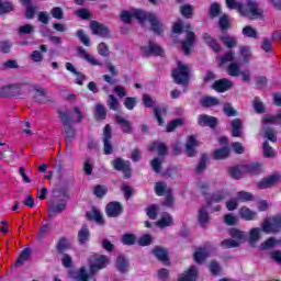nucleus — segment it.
Segmentation results:
<instances>
[{
  "label": "nucleus",
  "instance_id": "nucleus-1",
  "mask_svg": "<svg viewBox=\"0 0 281 281\" xmlns=\"http://www.w3.org/2000/svg\"><path fill=\"white\" fill-rule=\"evenodd\" d=\"M120 16L123 23H131L133 19H136L140 25H145L146 21H148V23L151 25L153 32L158 35L166 30V26L161 23V21H159L155 13H146L139 9H134L131 11L121 12Z\"/></svg>",
  "mask_w": 281,
  "mask_h": 281
},
{
  "label": "nucleus",
  "instance_id": "nucleus-2",
  "mask_svg": "<svg viewBox=\"0 0 281 281\" xmlns=\"http://www.w3.org/2000/svg\"><path fill=\"white\" fill-rule=\"evenodd\" d=\"M109 257L104 255H94L90 259V270L87 271V268L82 267L76 271V273L71 272L70 276L74 280L78 281H89L92 276H95L100 270L105 269L109 265Z\"/></svg>",
  "mask_w": 281,
  "mask_h": 281
},
{
  "label": "nucleus",
  "instance_id": "nucleus-3",
  "mask_svg": "<svg viewBox=\"0 0 281 281\" xmlns=\"http://www.w3.org/2000/svg\"><path fill=\"white\" fill-rule=\"evenodd\" d=\"M226 7L229 10H237L241 14V16H245V19H261L262 16V9L258 7V3L252 0H246V4H243L236 0H225Z\"/></svg>",
  "mask_w": 281,
  "mask_h": 281
},
{
  "label": "nucleus",
  "instance_id": "nucleus-4",
  "mask_svg": "<svg viewBox=\"0 0 281 281\" xmlns=\"http://www.w3.org/2000/svg\"><path fill=\"white\" fill-rule=\"evenodd\" d=\"M172 32L175 34L184 32L186 38L182 41V50L186 55L190 54L193 49L194 42L196 41V34L192 32V26L190 24L183 25V22L179 20L173 24Z\"/></svg>",
  "mask_w": 281,
  "mask_h": 281
},
{
  "label": "nucleus",
  "instance_id": "nucleus-5",
  "mask_svg": "<svg viewBox=\"0 0 281 281\" xmlns=\"http://www.w3.org/2000/svg\"><path fill=\"white\" fill-rule=\"evenodd\" d=\"M192 75V65L178 61L177 68L172 70V78L176 85H188Z\"/></svg>",
  "mask_w": 281,
  "mask_h": 281
},
{
  "label": "nucleus",
  "instance_id": "nucleus-6",
  "mask_svg": "<svg viewBox=\"0 0 281 281\" xmlns=\"http://www.w3.org/2000/svg\"><path fill=\"white\" fill-rule=\"evenodd\" d=\"M231 239H225L221 243L224 249H232L234 247H240L245 240H247V234L238 228H232L229 231Z\"/></svg>",
  "mask_w": 281,
  "mask_h": 281
},
{
  "label": "nucleus",
  "instance_id": "nucleus-7",
  "mask_svg": "<svg viewBox=\"0 0 281 281\" xmlns=\"http://www.w3.org/2000/svg\"><path fill=\"white\" fill-rule=\"evenodd\" d=\"M263 234H280L281 232V213L271 215L261 222Z\"/></svg>",
  "mask_w": 281,
  "mask_h": 281
},
{
  "label": "nucleus",
  "instance_id": "nucleus-8",
  "mask_svg": "<svg viewBox=\"0 0 281 281\" xmlns=\"http://www.w3.org/2000/svg\"><path fill=\"white\" fill-rule=\"evenodd\" d=\"M23 93V85L11 83L0 87V97L4 98L7 95H21Z\"/></svg>",
  "mask_w": 281,
  "mask_h": 281
},
{
  "label": "nucleus",
  "instance_id": "nucleus-9",
  "mask_svg": "<svg viewBox=\"0 0 281 281\" xmlns=\"http://www.w3.org/2000/svg\"><path fill=\"white\" fill-rule=\"evenodd\" d=\"M112 166L114 170H121L124 172L126 179L131 177V162L128 160H124L122 158H116L113 160Z\"/></svg>",
  "mask_w": 281,
  "mask_h": 281
},
{
  "label": "nucleus",
  "instance_id": "nucleus-10",
  "mask_svg": "<svg viewBox=\"0 0 281 281\" xmlns=\"http://www.w3.org/2000/svg\"><path fill=\"white\" fill-rule=\"evenodd\" d=\"M220 144L224 147L217 148L213 153L214 159H227L229 157V147H227V137L220 138Z\"/></svg>",
  "mask_w": 281,
  "mask_h": 281
},
{
  "label": "nucleus",
  "instance_id": "nucleus-11",
  "mask_svg": "<svg viewBox=\"0 0 281 281\" xmlns=\"http://www.w3.org/2000/svg\"><path fill=\"white\" fill-rule=\"evenodd\" d=\"M280 181H281L280 175L274 173L259 181L258 188L259 190H267L269 188H273V186H276V183H280Z\"/></svg>",
  "mask_w": 281,
  "mask_h": 281
},
{
  "label": "nucleus",
  "instance_id": "nucleus-12",
  "mask_svg": "<svg viewBox=\"0 0 281 281\" xmlns=\"http://www.w3.org/2000/svg\"><path fill=\"white\" fill-rule=\"evenodd\" d=\"M238 216L241 221L246 222L258 221V211H254L248 206H241L238 210Z\"/></svg>",
  "mask_w": 281,
  "mask_h": 281
},
{
  "label": "nucleus",
  "instance_id": "nucleus-13",
  "mask_svg": "<svg viewBox=\"0 0 281 281\" xmlns=\"http://www.w3.org/2000/svg\"><path fill=\"white\" fill-rule=\"evenodd\" d=\"M198 124L199 126H209L210 128H216V124H218V120L207 114H200L198 116Z\"/></svg>",
  "mask_w": 281,
  "mask_h": 281
},
{
  "label": "nucleus",
  "instance_id": "nucleus-14",
  "mask_svg": "<svg viewBox=\"0 0 281 281\" xmlns=\"http://www.w3.org/2000/svg\"><path fill=\"white\" fill-rule=\"evenodd\" d=\"M232 87H234V83L229 79H220L212 85V89H214V91H217L218 93L229 91Z\"/></svg>",
  "mask_w": 281,
  "mask_h": 281
},
{
  "label": "nucleus",
  "instance_id": "nucleus-15",
  "mask_svg": "<svg viewBox=\"0 0 281 281\" xmlns=\"http://www.w3.org/2000/svg\"><path fill=\"white\" fill-rule=\"evenodd\" d=\"M103 144H104V154L111 155V153H113V146L111 145V125H105L104 127Z\"/></svg>",
  "mask_w": 281,
  "mask_h": 281
},
{
  "label": "nucleus",
  "instance_id": "nucleus-16",
  "mask_svg": "<svg viewBox=\"0 0 281 281\" xmlns=\"http://www.w3.org/2000/svg\"><path fill=\"white\" fill-rule=\"evenodd\" d=\"M142 52L143 54H146V56L150 54H155V56H164V48L155 44V42H149L147 47L143 46Z\"/></svg>",
  "mask_w": 281,
  "mask_h": 281
},
{
  "label": "nucleus",
  "instance_id": "nucleus-17",
  "mask_svg": "<svg viewBox=\"0 0 281 281\" xmlns=\"http://www.w3.org/2000/svg\"><path fill=\"white\" fill-rule=\"evenodd\" d=\"M60 120L64 124L66 138L74 139L76 132L74 131V127H71V119L67 117V114H60Z\"/></svg>",
  "mask_w": 281,
  "mask_h": 281
},
{
  "label": "nucleus",
  "instance_id": "nucleus-18",
  "mask_svg": "<svg viewBox=\"0 0 281 281\" xmlns=\"http://www.w3.org/2000/svg\"><path fill=\"white\" fill-rule=\"evenodd\" d=\"M90 27L93 34H97L98 36H102L103 38H106V36L111 34L106 26L95 21L90 23Z\"/></svg>",
  "mask_w": 281,
  "mask_h": 281
},
{
  "label": "nucleus",
  "instance_id": "nucleus-19",
  "mask_svg": "<svg viewBox=\"0 0 281 281\" xmlns=\"http://www.w3.org/2000/svg\"><path fill=\"white\" fill-rule=\"evenodd\" d=\"M196 278H199V269L191 266L187 271L180 274L179 281H196Z\"/></svg>",
  "mask_w": 281,
  "mask_h": 281
},
{
  "label": "nucleus",
  "instance_id": "nucleus-20",
  "mask_svg": "<svg viewBox=\"0 0 281 281\" xmlns=\"http://www.w3.org/2000/svg\"><path fill=\"white\" fill-rule=\"evenodd\" d=\"M120 214H122V204L120 202H111L106 205V215L110 218H116Z\"/></svg>",
  "mask_w": 281,
  "mask_h": 281
},
{
  "label": "nucleus",
  "instance_id": "nucleus-21",
  "mask_svg": "<svg viewBox=\"0 0 281 281\" xmlns=\"http://www.w3.org/2000/svg\"><path fill=\"white\" fill-rule=\"evenodd\" d=\"M196 146H199V142H196V137L189 136L186 143V150L188 157H194L196 155Z\"/></svg>",
  "mask_w": 281,
  "mask_h": 281
},
{
  "label": "nucleus",
  "instance_id": "nucleus-22",
  "mask_svg": "<svg viewBox=\"0 0 281 281\" xmlns=\"http://www.w3.org/2000/svg\"><path fill=\"white\" fill-rule=\"evenodd\" d=\"M233 137H240L243 135V121L234 119L231 121Z\"/></svg>",
  "mask_w": 281,
  "mask_h": 281
},
{
  "label": "nucleus",
  "instance_id": "nucleus-23",
  "mask_svg": "<svg viewBox=\"0 0 281 281\" xmlns=\"http://www.w3.org/2000/svg\"><path fill=\"white\" fill-rule=\"evenodd\" d=\"M262 227H254L249 231V243L250 245H256L260 238H262Z\"/></svg>",
  "mask_w": 281,
  "mask_h": 281
},
{
  "label": "nucleus",
  "instance_id": "nucleus-24",
  "mask_svg": "<svg viewBox=\"0 0 281 281\" xmlns=\"http://www.w3.org/2000/svg\"><path fill=\"white\" fill-rule=\"evenodd\" d=\"M201 106H204V109H210L212 106H218L221 104V101L216 97H203L200 100Z\"/></svg>",
  "mask_w": 281,
  "mask_h": 281
},
{
  "label": "nucleus",
  "instance_id": "nucleus-25",
  "mask_svg": "<svg viewBox=\"0 0 281 281\" xmlns=\"http://www.w3.org/2000/svg\"><path fill=\"white\" fill-rule=\"evenodd\" d=\"M263 126H271L273 124H279L281 126V111L276 115H266L262 119Z\"/></svg>",
  "mask_w": 281,
  "mask_h": 281
},
{
  "label": "nucleus",
  "instance_id": "nucleus-26",
  "mask_svg": "<svg viewBox=\"0 0 281 281\" xmlns=\"http://www.w3.org/2000/svg\"><path fill=\"white\" fill-rule=\"evenodd\" d=\"M207 256H210V248L207 247L196 248L193 254V258L195 262H203V260H205Z\"/></svg>",
  "mask_w": 281,
  "mask_h": 281
},
{
  "label": "nucleus",
  "instance_id": "nucleus-27",
  "mask_svg": "<svg viewBox=\"0 0 281 281\" xmlns=\"http://www.w3.org/2000/svg\"><path fill=\"white\" fill-rule=\"evenodd\" d=\"M78 54L80 58H83V60H87V63H89L90 65L100 66V60L91 56L85 48H79Z\"/></svg>",
  "mask_w": 281,
  "mask_h": 281
},
{
  "label": "nucleus",
  "instance_id": "nucleus-28",
  "mask_svg": "<svg viewBox=\"0 0 281 281\" xmlns=\"http://www.w3.org/2000/svg\"><path fill=\"white\" fill-rule=\"evenodd\" d=\"M225 199H227V192L220 191L218 193L212 195V198L207 201L206 207H212L214 203H220V201H225Z\"/></svg>",
  "mask_w": 281,
  "mask_h": 281
},
{
  "label": "nucleus",
  "instance_id": "nucleus-29",
  "mask_svg": "<svg viewBox=\"0 0 281 281\" xmlns=\"http://www.w3.org/2000/svg\"><path fill=\"white\" fill-rule=\"evenodd\" d=\"M240 63H249L251 59V47L241 45L239 46Z\"/></svg>",
  "mask_w": 281,
  "mask_h": 281
},
{
  "label": "nucleus",
  "instance_id": "nucleus-30",
  "mask_svg": "<svg viewBox=\"0 0 281 281\" xmlns=\"http://www.w3.org/2000/svg\"><path fill=\"white\" fill-rule=\"evenodd\" d=\"M157 227H170L172 225V215L168 213H164L160 220L156 223Z\"/></svg>",
  "mask_w": 281,
  "mask_h": 281
},
{
  "label": "nucleus",
  "instance_id": "nucleus-31",
  "mask_svg": "<svg viewBox=\"0 0 281 281\" xmlns=\"http://www.w3.org/2000/svg\"><path fill=\"white\" fill-rule=\"evenodd\" d=\"M88 221H95L99 225H102L104 223V220H102V213L95 209L87 213Z\"/></svg>",
  "mask_w": 281,
  "mask_h": 281
},
{
  "label": "nucleus",
  "instance_id": "nucleus-32",
  "mask_svg": "<svg viewBox=\"0 0 281 281\" xmlns=\"http://www.w3.org/2000/svg\"><path fill=\"white\" fill-rule=\"evenodd\" d=\"M66 207H67V200H61L60 203L58 204L53 202L50 203L49 213L60 214V212H64Z\"/></svg>",
  "mask_w": 281,
  "mask_h": 281
},
{
  "label": "nucleus",
  "instance_id": "nucleus-33",
  "mask_svg": "<svg viewBox=\"0 0 281 281\" xmlns=\"http://www.w3.org/2000/svg\"><path fill=\"white\" fill-rule=\"evenodd\" d=\"M221 41L229 49H232V48L236 47V45H238V40L234 36L224 35V36H221Z\"/></svg>",
  "mask_w": 281,
  "mask_h": 281
},
{
  "label": "nucleus",
  "instance_id": "nucleus-34",
  "mask_svg": "<svg viewBox=\"0 0 281 281\" xmlns=\"http://www.w3.org/2000/svg\"><path fill=\"white\" fill-rule=\"evenodd\" d=\"M116 269L121 273H126L128 271V261L123 256L117 257L116 259Z\"/></svg>",
  "mask_w": 281,
  "mask_h": 281
},
{
  "label": "nucleus",
  "instance_id": "nucleus-35",
  "mask_svg": "<svg viewBox=\"0 0 281 281\" xmlns=\"http://www.w3.org/2000/svg\"><path fill=\"white\" fill-rule=\"evenodd\" d=\"M115 121L121 125L123 133H131V122L122 117V115H115Z\"/></svg>",
  "mask_w": 281,
  "mask_h": 281
},
{
  "label": "nucleus",
  "instance_id": "nucleus-36",
  "mask_svg": "<svg viewBox=\"0 0 281 281\" xmlns=\"http://www.w3.org/2000/svg\"><path fill=\"white\" fill-rule=\"evenodd\" d=\"M155 191L158 196H164L168 194V192H172L170 189H168L166 182H157L155 186Z\"/></svg>",
  "mask_w": 281,
  "mask_h": 281
},
{
  "label": "nucleus",
  "instance_id": "nucleus-37",
  "mask_svg": "<svg viewBox=\"0 0 281 281\" xmlns=\"http://www.w3.org/2000/svg\"><path fill=\"white\" fill-rule=\"evenodd\" d=\"M228 76H233L234 78L240 76V64L231 63V65L226 68Z\"/></svg>",
  "mask_w": 281,
  "mask_h": 281
},
{
  "label": "nucleus",
  "instance_id": "nucleus-38",
  "mask_svg": "<svg viewBox=\"0 0 281 281\" xmlns=\"http://www.w3.org/2000/svg\"><path fill=\"white\" fill-rule=\"evenodd\" d=\"M203 41L207 43L213 52H221V46L218 45V43H216V41L212 38V36H210V34L205 33L203 35Z\"/></svg>",
  "mask_w": 281,
  "mask_h": 281
},
{
  "label": "nucleus",
  "instance_id": "nucleus-39",
  "mask_svg": "<svg viewBox=\"0 0 281 281\" xmlns=\"http://www.w3.org/2000/svg\"><path fill=\"white\" fill-rule=\"evenodd\" d=\"M61 115H67V117L70 120V122L72 120H75V122H81V120H82V112L78 108H75L70 114L61 113Z\"/></svg>",
  "mask_w": 281,
  "mask_h": 281
},
{
  "label": "nucleus",
  "instance_id": "nucleus-40",
  "mask_svg": "<svg viewBox=\"0 0 281 281\" xmlns=\"http://www.w3.org/2000/svg\"><path fill=\"white\" fill-rule=\"evenodd\" d=\"M243 35L247 38H258V31L251 25H247L241 31Z\"/></svg>",
  "mask_w": 281,
  "mask_h": 281
},
{
  "label": "nucleus",
  "instance_id": "nucleus-41",
  "mask_svg": "<svg viewBox=\"0 0 281 281\" xmlns=\"http://www.w3.org/2000/svg\"><path fill=\"white\" fill-rule=\"evenodd\" d=\"M239 221H240V218L237 215H235L234 213H228V214L224 215V223L226 225H229V226L238 225Z\"/></svg>",
  "mask_w": 281,
  "mask_h": 281
},
{
  "label": "nucleus",
  "instance_id": "nucleus-42",
  "mask_svg": "<svg viewBox=\"0 0 281 281\" xmlns=\"http://www.w3.org/2000/svg\"><path fill=\"white\" fill-rule=\"evenodd\" d=\"M150 153H158V155H164L166 153V145L164 143H154L149 146Z\"/></svg>",
  "mask_w": 281,
  "mask_h": 281
},
{
  "label": "nucleus",
  "instance_id": "nucleus-43",
  "mask_svg": "<svg viewBox=\"0 0 281 281\" xmlns=\"http://www.w3.org/2000/svg\"><path fill=\"white\" fill-rule=\"evenodd\" d=\"M154 255L158 258L161 262H166L168 260V250L165 248H155Z\"/></svg>",
  "mask_w": 281,
  "mask_h": 281
},
{
  "label": "nucleus",
  "instance_id": "nucleus-44",
  "mask_svg": "<svg viewBox=\"0 0 281 281\" xmlns=\"http://www.w3.org/2000/svg\"><path fill=\"white\" fill-rule=\"evenodd\" d=\"M30 260V249H24L21 254L20 257L18 258L15 262V267H21L24 265V262H27Z\"/></svg>",
  "mask_w": 281,
  "mask_h": 281
},
{
  "label": "nucleus",
  "instance_id": "nucleus-45",
  "mask_svg": "<svg viewBox=\"0 0 281 281\" xmlns=\"http://www.w3.org/2000/svg\"><path fill=\"white\" fill-rule=\"evenodd\" d=\"M108 106L111 109V111H117L120 109V101H117V98L115 95L110 94L108 97Z\"/></svg>",
  "mask_w": 281,
  "mask_h": 281
},
{
  "label": "nucleus",
  "instance_id": "nucleus-46",
  "mask_svg": "<svg viewBox=\"0 0 281 281\" xmlns=\"http://www.w3.org/2000/svg\"><path fill=\"white\" fill-rule=\"evenodd\" d=\"M12 10H14L12 2L0 0V14H8V12H12Z\"/></svg>",
  "mask_w": 281,
  "mask_h": 281
},
{
  "label": "nucleus",
  "instance_id": "nucleus-47",
  "mask_svg": "<svg viewBox=\"0 0 281 281\" xmlns=\"http://www.w3.org/2000/svg\"><path fill=\"white\" fill-rule=\"evenodd\" d=\"M210 215L207 214V207H202L199 212V223L201 225H207Z\"/></svg>",
  "mask_w": 281,
  "mask_h": 281
},
{
  "label": "nucleus",
  "instance_id": "nucleus-48",
  "mask_svg": "<svg viewBox=\"0 0 281 281\" xmlns=\"http://www.w3.org/2000/svg\"><path fill=\"white\" fill-rule=\"evenodd\" d=\"M78 240L81 244L87 243L89 240V228L87 226H82L81 229L78 233Z\"/></svg>",
  "mask_w": 281,
  "mask_h": 281
},
{
  "label": "nucleus",
  "instance_id": "nucleus-49",
  "mask_svg": "<svg viewBox=\"0 0 281 281\" xmlns=\"http://www.w3.org/2000/svg\"><path fill=\"white\" fill-rule=\"evenodd\" d=\"M147 216L151 218V221H155L157 218V215L159 214V207L157 204L150 205L146 209Z\"/></svg>",
  "mask_w": 281,
  "mask_h": 281
},
{
  "label": "nucleus",
  "instance_id": "nucleus-50",
  "mask_svg": "<svg viewBox=\"0 0 281 281\" xmlns=\"http://www.w3.org/2000/svg\"><path fill=\"white\" fill-rule=\"evenodd\" d=\"M234 58H236V55H235L234 52L231 50L226 55L218 57L220 65H225L227 63H233Z\"/></svg>",
  "mask_w": 281,
  "mask_h": 281
},
{
  "label": "nucleus",
  "instance_id": "nucleus-51",
  "mask_svg": "<svg viewBox=\"0 0 281 281\" xmlns=\"http://www.w3.org/2000/svg\"><path fill=\"white\" fill-rule=\"evenodd\" d=\"M237 200L241 201V203L254 201V195L247 191H240L237 193Z\"/></svg>",
  "mask_w": 281,
  "mask_h": 281
},
{
  "label": "nucleus",
  "instance_id": "nucleus-52",
  "mask_svg": "<svg viewBox=\"0 0 281 281\" xmlns=\"http://www.w3.org/2000/svg\"><path fill=\"white\" fill-rule=\"evenodd\" d=\"M154 113L156 115V120L159 124V126L164 125V119L162 115H166V109L164 108H155Z\"/></svg>",
  "mask_w": 281,
  "mask_h": 281
},
{
  "label": "nucleus",
  "instance_id": "nucleus-53",
  "mask_svg": "<svg viewBox=\"0 0 281 281\" xmlns=\"http://www.w3.org/2000/svg\"><path fill=\"white\" fill-rule=\"evenodd\" d=\"M124 106H125L128 111H133V110L135 109V106H137V99H136V98H133V97H127V98H125Z\"/></svg>",
  "mask_w": 281,
  "mask_h": 281
},
{
  "label": "nucleus",
  "instance_id": "nucleus-54",
  "mask_svg": "<svg viewBox=\"0 0 281 281\" xmlns=\"http://www.w3.org/2000/svg\"><path fill=\"white\" fill-rule=\"evenodd\" d=\"M161 164H164L162 158H155L151 160L150 165H151V169L154 170V172H156V173L161 172Z\"/></svg>",
  "mask_w": 281,
  "mask_h": 281
},
{
  "label": "nucleus",
  "instance_id": "nucleus-55",
  "mask_svg": "<svg viewBox=\"0 0 281 281\" xmlns=\"http://www.w3.org/2000/svg\"><path fill=\"white\" fill-rule=\"evenodd\" d=\"M182 125H183V119H176L167 125V132L172 133V131H175V128H177L178 126H182Z\"/></svg>",
  "mask_w": 281,
  "mask_h": 281
},
{
  "label": "nucleus",
  "instance_id": "nucleus-56",
  "mask_svg": "<svg viewBox=\"0 0 281 281\" xmlns=\"http://www.w3.org/2000/svg\"><path fill=\"white\" fill-rule=\"evenodd\" d=\"M77 36L81 41V43L83 45H86V47H89V45H91V41L89 40V35H87L85 33V31H82V30L78 31Z\"/></svg>",
  "mask_w": 281,
  "mask_h": 281
},
{
  "label": "nucleus",
  "instance_id": "nucleus-57",
  "mask_svg": "<svg viewBox=\"0 0 281 281\" xmlns=\"http://www.w3.org/2000/svg\"><path fill=\"white\" fill-rule=\"evenodd\" d=\"M226 210H228V212H234V210H238V198L226 201Z\"/></svg>",
  "mask_w": 281,
  "mask_h": 281
},
{
  "label": "nucleus",
  "instance_id": "nucleus-58",
  "mask_svg": "<svg viewBox=\"0 0 281 281\" xmlns=\"http://www.w3.org/2000/svg\"><path fill=\"white\" fill-rule=\"evenodd\" d=\"M207 168V155H202L198 166H196V172H203Z\"/></svg>",
  "mask_w": 281,
  "mask_h": 281
},
{
  "label": "nucleus",
  "instance_id": "nucleus-59",
  "mask_svg": "<svg viewBox=\"0 0 281 281\" xmlns=\"http://www.w3.org/2000/svg\"><path fill=\"white\" fill-rule=\"evenodd\" d=\"M135 240H136L135 235L131 233H127L122 237L123 245H135Z\"/></svg>",
  "mask_w": 281,
  "mask_h": 281
},
{
  "label": "nucleus",
  "instance_id": "nucleus-60",
  "mask_svg": "<svg viewBox=\"0 0 281 281\" xmlns=\"http://www.w3.org/2000/svg\"><path fill=\"white\" fill-rule=\"evenodd\" d=\"M95 111H97V117L99 120H104L106 117V108L102 104H97L95 105Z\"/></svg>",
  "mask_w": 281,
  "mask_h": 281
},
{
  "label": "nucleus",
  "instance_id": "nucleus-61",
  "mask_svg": "<svg viewBox=\"0 0 281 281\" xmlns=\"http://www.w3.org/2000/svg\"><path fill=\"white\" fill-rule=\"evenodd\" d=\"M151 243H153V236L150 235H143L138 239V245H140V247H147V245H151Z\"/></svg>",
  "mask_w": 281,
  "mask_h": 281
},
{
  "label": "nucleus",
  "instance_id": "nucleus-62",
  "mask_svg": "<svg viewBox=\"0 0 281 281\" xmlns=\"http://www.w3.org/2000/svg\"><path fill=\"white\" fill-rule=\"evenodd\" d=\"M30 58L33 63H41L43 60V53H41L40 50H33L30 54Z\"/></svg>",
  "mask_w": 281,
  "mask_h": 281
},
{
  "label": "nucleus",
  "instance_id": "nucleus-63",
  "mask_svg": "<svg viewBox=\"0 0 281 281\" xmlns=\"http://www.w3.org/2000/svg\"><path fill=\"white\" fill-rule=\"evenodd\" d=\"M218 14H221V4H218V3L211 4L210 15L214 19V18L218 16Z\"/></svg>",
  "mask_w": 281,
  "mask_h": 281
},
{
  "label": "nucleus",
  "instance_id": "nucleus-64",
  "mask_svg": "<svg viewBox=\"0 0 281 281\" xmlns=\"http://www.w3.org/2000/svg\"><path fill=\"white\" fill-rule=\"evenodd\" d=\"M180 12L183 16H186L187 19H190L192 16V5L190 4L182 5L180 9Z\"/></svg>",
  "mask_w": 281,
  "mask_h": 281
}]
</instances>
